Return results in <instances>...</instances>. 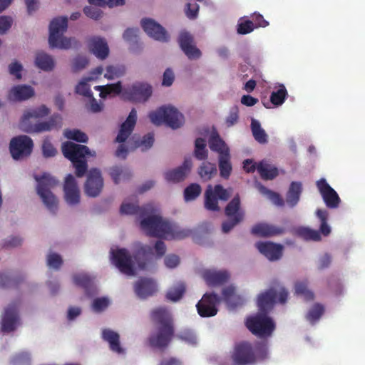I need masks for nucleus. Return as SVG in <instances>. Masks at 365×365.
Segmentation results:
<instances>
[{"mask_svg": "<svg viewBox=\"0 0 365 365\" xmlns=\"http://www.w3.org/2000/svg\"><path fill=\"white\" fill-rule=\"evenodd\" d=\"M153 211L151 205L139 207L134 203L123 202L120 208L121 214L136 215L143 217L140 227L146 234L151 237L165 239H182L187 235L185 231H178L170 222L164 220L160 216L150 215Z\"/></svg>", "mask_w": 365, "mask_h": 365, "instance_id": "obj_1", "label": "nucleus"}, {"mask_svg": "<svg viewBox=\"0 0 365 365\" xmlns=\"http://www.w3.org/2000/svg\"><path fill=\"white\" fill-rule=\"evenodd\" d=\"M49 113L50 109L45 105L25 111L20 121L21 129L28 133H39L61 128L63 118L58 113L53 114L48 120H39Z\"/></svg>", "mask_w": 365, "mask_h": 365, "instance_id": "obj_2", "label": "nucleus"}, {"mask_svg": "<svg viewBox=\"0 0 365 365\" xmlns=\"http://www.w3.org/2000/svg\"><path fill=\"white\" fill-rule=\"evenodd\" d=\"M152 255L153 247L151 246L138 243L135 245L133 257L125 248L113 251L112 262L122 273L133 276L135 274V264H136L140 270L145 269Z\"/></svg>", "mask_w": 365, "mask_h": 365, "instance_id": "obj_3", "label": "nucleus"}, {"mask_svg": "<svg viewBox=\"0 0 365 365\" xmlns=\"http://www.w3.org/2000/svg\"><path fill=\"white\" fill-rule=\"evenodd\" d=\"M150 317L156 325V332L148 337L149 345L153 348L164 349L170 344L175 335L173 317L165 307L154 309L150 313Z\"/></svg>", "mask_w": 365, "mask_h": 365, "instance_id": "obj_4", "label": "nucleus"}, {"mask_svg": "<svg viewBox=\"0 0 365 365\" xmlns=\"http://www.w3.org/2000/svg\"><path fill=\"white\" fill-rule=\"evenodd\" d=\"M62 152L63 155L71 161L78 178L83 177L88 171V164L85 156H95L96 155L95 152L92 153L87 146L70 141L63 144Z\"/></svg>", "mask_w": 365, "mask_h": 365, "instance_id": "obj_5", "label": "nucleus"}, {"mask_svg": "<svg viewBox=\"0 0 365 365\" xmlns=\"http://www.w3.org/2000/svg\"><path fill=\"white\" fill-rule=\"evenodd\" d=\"M68 27V18L61 16L53 19L49 25L48 43L51 48L68 49L78 44L73 38L62 37Z\"/></svg>", "mask_w": 365, "mask_h": 365, "instance_id": "obj_6", "label": "nucleus"}, {"mask_svg": "<svg viewBox=\"0 0 365 365\" xmlns=\"http://www.w3.org/2000/svg\"><path fill=\"white\" fill-rule=\"evenodd\" d=\"M35 180L38 182L36 187L37 194L40 196L47 209L55 213L58 209V202L56 197L51 192L58 181L48 173H43L42 175H35Z\"/></svg>", "mask_w": 365, "mask_h": 365, "instance_id": "obj_7", "label": "nucleus"}, {"mask_svg": "<svg viewBox=\"0 0 365 365\" xmlns=\"http://www.w3.org/2000/svg\"><path fill=\"white\" fill-rule=\"evenodd\" d=\"M287 297V290L279 284H276L258 295L257 307L260 312L267 314L276 303L284 304Z\"/></svg>", "mask_w": 365, "mask_h": 365, "instance_id": "obj_8", "label": "nucleus"}, {"mask_svg": "<svg viewBox=\"0 0 365 365\" xmlns=\"http://www.w3.org/2000/svg\"><path fill=\"white\" fill-rule=\"evenodd\" d=\"M149 118L156 125L165 123L173 129L180 128L184 123L182 114L177 108L170 106H162L157 110L150 112Z\"/></svg>", "mask_w": 365, "mask_h": 365, "instance_id": "obj_9", "label": "nucleus"}, {"mask_svg": "<svg viewBox=\"0 0 365 365\" xmlns=\"http://www.w3.org/2000/svg\"><path fill=\"white\" fill-rule=\"evenodd\" d=\"M225 215L227 217V220L222 224V231L224 233H228L243 221L245 212L242 207L239 194L235 195L227 203L225 207Z\"/></svg>", "mask_w": 365, "mask_h": 365, "instance_id": "obj_10", "label": "nucleus"}, {"mask_svg": "<svg viewBox=\"0 0 365 365\" xmlns=\"http://www.w3.org/2000/svg\"><path fill=\"white\" fill-rule=\"evenodd\" d=\"M245 324L247 329L258 337L269 336L275 329L272 319L262 312L248 318Z\"/></svg>", "mask_w": 365, "mask_h": 365, "instance_id": "obj_11", "label": "nucleus"}, {"mask_svg": "<svg viewBox=\"0 0 365 365\" xmlns=\"http://www.w3.org/2000/svg\"><path fill=\"white\" fill-rule=\"evenodd\" d=\"M230 359L232 365H252L257 362V356L252 344L243 341L235 344Z\"/></svg>", "mask_w": 365, "mask_h": 365, "instance_id": "obj_12", "label": "nucleus"}, {"mask_svg": "<svg viewBox=\"0 0 365 365\" xmlns=\"http://www.w3.org/2000/svg\"><path fill=\"white\" fill-rule=\"evenodd\" d=\"M316 215L320 221L319 231L309 227H300L298 230L299 235L307 240L320 241L321 235L327 237L331 233V227L327 223L328 212L326 210L318 209Z\"/></svg>", "mask_w": 365, "mask_h": 365, "instance_id": "obj_13", "label": "nucleus"}, {"mask_svg": "<svg viewBox=\"0 0 365 365\" xmlns=\"http://www.w3.org/2000/svg\"><path fill=\"white\" fill-rule=\"evenodd\" d=\"M152 86L144 82H135L125 86L123 91V98L133 103H145L152 96Z\"/></svg>", "mask_w": 365, "mask_h": 365, "instance_id": "obj_14", "label": "nucleus"}, {"mask_svg": "<svg viewBox=\"0 0 365 365\" xmlns=\"http://www.w3.org/2000/svg\"><path fill=\"white\" fill-rule=\"evenodd\" d=\"M34 147L33 140L27 135L13 138L10 142L9 150L14 160L22 159L29 156Z\"/></svg>", "mask_w": 365, "mask_h": 365, "instance_id": "obj_15", "label": "nucleus"}, {"mask_svg": "<svg viewBox=\"0 0 365 365\" xmlns=\"http://www.w3.org/2000/svg\"><path fill=\"white\" fill-rule=\"evenodd\" d=\"M220 297L215 293H205L196 304L198 314L201 317H211L217 314Z\"/></svg>", "mask_w": 365, "mask_h": 365, "instance_id": "obj_16", "label": "nucleus"}, {"mask_svg": "<svg viewBox=\"0 0 365 365\" xmlns=\"http://www.w3.org/2000/svg\"><path fill=\"white\" fill-rule=\"evenodd\" d=\"M103 179L98 168L91 169L87 174L84 184V192L86 195L96 197L100 195L103 188Z\"/></svg>", "mask_w": 365, "mask_h": 365, "instance_id": "obj_17", "label": "nucleus"}, {"mask_svg": "<svg viewBox=\"0 0 365 365\" xmlns=\"http://www.w3.org/2000/svg\"><path fill=\"white\" fill-rule=\"evenodd\" d=\"M178 42L181 50L190 60H196L201 57L202 53L196 46L194 37L187 31H181Z\"/></svg>", "mask_w": 365, "mask_h": 365, "instance_id": "obj_18", "label": "nucleus"}, {"mask_svg": "<svg viewBox=\"0 0 365 365\" xmlns=\"http://www.w3.org/2000/svg\"><path fill=\"white\" fill-rule=\"evenodd\" d=\"M317 187L328 208L335 209L339 206L340 197L324 178H322L317 182Z\"/></svg>", "mask_w": 365, "mask_h": 365, "instance_id": "obj_19", "label": "nucleus"}, {"mask_svg": "<svg viewBox=\"0 0 365 365\" xmlns=\"http://www.w3.org/2000/svg\"><path fill=\"white\" fill-rule=\"evenodd\" d=\"M287 232V228L267 222H259L251 229L253 235L261 237H273L282 235Z\"/></svg>", "mask_w": 365, "mask_h": 365, "instance_id": "obj_20", "label": "nucleus"}, {"mask_svg": "<svg viewBox=\"0 0 365 365\" xmlns=\"http://www.w3.org/2000/svg\"><path fill=\"white\" fill-rule=\"evenodd\" d=\"M141 26L149 36L157 41L167 42L169 40V35L165 29L151 19H142Z\"/></svg>", "mask_w": 365, "mask_h": 365, "instance_id": "obj_21", "label": "nucleus"}, {"mask_svg": "<svg viewBox=\"0 0 365 365\" xmlns=\"http://www.w3.org/2000/svg\"><path fill=\"white\" fill-rule=\"evenodd\" d=\"M64 197L66 202L70 205H76L80 202V190L74 176L68 174L63 184Z\"/></svg>", "mask_w": 365, "mask_h": 365, "instance_id": "obj_22", "label": "nucleus"}, {"mask_svg": "<svg viewBox=\"0 0 365 365\" xmlns=\"http://www.w3.org/2000/svg\"><path fill=\"white\" fill-rule=\"evenodd\" d=\"M255 247L269 261L279 260L283 255L284 247L272 242H257Z\"/></svg>", "mask_w": 365, "mask_h": 365, "instance_id": "obj_23", "label": "nucleus"}, {"mask_svg": "<svg viewBox=\"0 0 365 365\" xmlns=\"http://www.w3.org/2000/svg\"><path fill=\"white\" fill-rule=\"evenodd\" d=\"M192 166L190 158L184 160L182 164L173 170H169L164 173L165 180L168 182L177 183L183 181L189 175Z\"/></svg>", "mask_w": 365, "mask_h": 365, "instance_id": "obj_24", "label": "nucleus"}, {"mask_svg": "<svg viewBox=\"0 0 365 365\" xmlns=\"http://www.w3.org/2000/svg\"><path fill=\"white\" fill-rule=\"evenodd\" d=\"M19 322L17 308L14 304H9L4 311L1 320V329L3 332H11L16 329Z\"/></svg>", "mask_w": 365, "mask_h": 365, "instance_id": "obj_25", "label": "nucleus"}, {"mask_svg": "<svg viewBox=\"0 0 365 365\" xmlns=\"http://www.w3.org/2000/svg\"><path fill=\"white\" fill-rule=\"evenodd\" d=\"M137 121V112L133 108L126 120L121 124L115 141L123 143L126 141L133 131Z\"/></svg>", "mask_w": 365, "mask_h": 365, "instance_id": "obj_26", "label": "nucleus"}, {"mask_svg": "<svg viewBox=\"0 0 365 365\" xmlns=\"http://www.w3.org/2000/svg\"><path fill=\"white\" fill-rule=\"evenodd\" d=\"M135 294L141 299L153 296L158 290L156 282L150 278H140L134 286Z\"/></svg>", "mask_w": 365, "mask_h": 365, "instance_id": "obj_27", "label": "nucleus"}, {"mask_svg": "<svg viewBox=\"0 0 365 365\" xmlns=\"http://www.w3.org/2000/svg\"><path fill=\"white\" fill-rule=\"evenodd\" d=\"M88 46L89 51L99 59L103 60L108 56L109 48L103 38L99 36L90 38L88 42Z\"/></svg>", "mask_w": 365, "mask_h": 365, "instance_id": "obj_28", "label": "nucleus"}, {"mask_svg": "<svg viewBox=\"0 0 365 365\" xmlns=\"http://www.w3.org/2000/svg\"><path fill=\"white\" fill-rule=\"evenodd\" d=\"M101 337L103 341L109 344L110 349L118 354L125 352L124 349L120 345V335L116 331L110 329H104L102 330Z\"/></svg>", "mask_w": 365, "mask_h": 365, "instance_id": "obj_29", "label": "nucleus"}, {"mask_svg": "<svg viewBox=\"0 0 365 365\" xmlns=\"http://www.w3.org/2000/svg\"><path fill=\"white\" fill-rule=\"evenodd\" d=\"M34 95V90L31 86L18 85L14 86L9 93L10 101H21L29 99Z\"/></svg>", "mask_w": 365, "mask_h": 365, "instance_id": "obj_30", "label": "nucleus"}, {"mask_svg": "<svg viewBox=\"0 0 365 365\" xmlns=\"http://www.w3.org/2000/svg\"><path fill=\"white\" fill-rule=\"evenodd\" d=\"M203 277L209 287H215L227 282L230 275L227 271L207 270L204 272Z\"/></svg>", "mask_w": 365, "mask_h": 365, "instance_id": "obj_31", "label": "nucleus"}, {"mask_svg": "<svg viewBox=\"0 0 365 365\" xmlns=\"http://www.w3.org/2000/svg\"><path fill=\"white\" fill-rule=\"evenodd\" d=\"M302 190L301 182L293 181L290 183L286 194V202L289 206L293 207L299 202Z\"/></svg>", "mask_w": 365, "mask_h": 365, "instance_id": "obj_32", "label": "nucleus"}, {"mask_svg": "<svg viewBox=\"0 0 365 365\" xmlns=\"http://www.w3.org/2000/svg\"><path fill=\"white\" fill-rule=\"evenodd\" d=\"M257 170L260 177L265 180L274 179L278 175L277 168L269 164L267 160H262L257 164Z\"/></svg>", "mask_w": 365, "mask_h": 365, "instance_id": "obj_33", "label": "nucleus"}, {"mask_svg": "<svg viewBox=\"0 0 365 365\" xmlns=\"http://www.w3.org/2000/svg\"><path fill=\"white\" fill-rule=\"evenodd\" d=\"M209 146L211 150L216 152L219 156H225L230 154V150L225 142L216 133L210 136Z\"/></svg>", "mask_w": 365, "mask_h": 365, "instance_id": "obj_34", "label": "nucleus"}, {"mask_svg": "<svg viewBox=\"0 0 365 365\" xmlns=\"http://www.w3.org/2000/svg\"><path fill=\"white\" fill-rule=\"evenodd\" d=\"M198 175L203 181H208L217 175L216 165L208 161H204L197 170Z\"/></svg>", "mask_w": 365, "mask_h": 365, "instance_id": "obj_35", "label": "nucleus"}, {"mask_svg": "<svg viewBox=\"0 0 365 365\" xmlns=\"http://www.w3.org/2000/svg\"><path fill=\"white\" fill-rule=\"evenodd\" d=\"M35 64L38 68L45 71L53 70L55 66L53 58L44 52H38L36 53Z\"/></svg>", "mask_w": 365, "mask_h": 365, "instance_id": "obj_36", "label": "nucleus"}, {"mask_svg": "<svg viewBox=\"0 0 365 365\" xmlns=\"http://www.w3.org/2000/svg\"><path fill=\"white\" fill-rule=\"evenodd\" d=\"M24 281L22 276H16L11 273H0V286L3 288H16Z\"/></svg>", "mask_w": 365, "mask_h": 365, "instance_id": "obj_37", "label": "nucleus"}, {"mask_svg": "<svg viewBox=\"0 0 365 365\" xmlns=\"http://www.w3.org/2000/svg\"><path fill=\"white\" fill-rule=\"evenodd\" d=\"M109 174L115 184L129 180L132 175L129 169L120 166L110 168Z\"/></svg>", "mask_w": 365, "mask_h": 365, "instance_id": "obj_38", "label": "nucleus"}, {"mask_svg": "<svg viewBox=\"0 0 365 365\" xmlns=\"http://www.w3.org/2000/svg\"><path fill=\"white\" fill-rule=\"evenodd\" d=\"M218 200L215 193L212 191V185H208L205 192V208L209 211H220Z\"/></svg>", "mask_w": 365, "mask_h": 365, "instance_id": "obj_39", "label": "nucleus"}, {"mask_svg": "<svg viewBox=\"0 0 365 365\" xmlns=\"http://www.w3.org/2000/svg\"><path fill=\"white\" fill-rule=\"evenodd\" d=\"M218 165L220 177L225 180L229 179L232 171L230 154H227V155L225 156H219Z\"/></svg>", "mask_w": 365, "mask_h": 365, "instance_id": "obj_40", "label": "nucleus"}, {"mask_svg": "<svg viewBox=\"0 0 365 365\" xmlns=\"http://www.w3.org/2000/svg\"><path fill=\"white\" fill-rule=\"evenodd\" d=\"M251 130L255 140L260 144H266L268 142V135L265 130L262 128L260 123L252 119Z\"/></svg>", "mask_w": 365, "mask_h": 365, "instance_id": "obj_41", "label": "nucleus"}, {"mask_svg": "<svg viewBox=\"0 0 365 365\" xmlns=\"http://www.w3.org/2000/svg\"><path fill=\"white\" fill-rule=\"evenodd\" d=\"M96 90L100 91V96L105 98L108 95L116 96L120 93L123 94V88L120 81L115 83L107 84L106 86H97Z\"/></svg>", "mask_w": 365, "mask_h": 365, "instance_id": "obj_42", "label": "nucleus"}, {"mask_svg": "<svg viewBox=\"0 0 365 365\" xmlns=\"http://www.w3.org/2000/svg\"><path fill=\"white\" fill-rule=\"evenodd\" d=\"M295 293L302 296L306 301H312L314 299V293L309 289L307 280L296 282L294 285Z\"/></svg>", "mask_w": 365, "mask_h": 365, "instance_id": "obj_43", "label": "nucleus"}, {"mask_svg": "<svg viewBox=\"0 0 365 365\" xmlns=\"http://www.w3.org/2000/svg\"><path fill=\"white\" fill-rule=\"evenodd\" d=\"M73 282L78 287H81L88 293L93 287V279L86 274H78L73 277Z\"/></svg>", "mask_w": 365, "mask_h": 365, "instance_id": "obj_44", "label": "nucleus"}, {"mask_svg": "<svg viewBox=\"0 0 365 365\" xmlns=\"http://www.w3.org/2000/svg\"><path fill=\"white\" fill-rule=\"evenodd\" d=\"M185 292V284L183 282H178L173 286L167 292L168 299L176 302L182 298Z\"/></svg>", "mask_w": 365, "mask_h": 365, "instance_id": "obj_45", "label": "nucleus"}, {"mask_svg": "<svg viewBox=\"0 0 365 365\" xmlns=\"http://www.w3.org/2000/svg\"><path fill=\"white\" fill-rule=\"evenodd\" d=\"M288 96V92L285 86L282 84L279 88L273 91L270 95V102L275 106H279L283 104Z\"/></svg>", "mask_w": 365, "mask_h": 365, "instance_id": "obj_46", "label": "nucleus"}, {"mask_svg": "<svg viewBox=\"0 0 365 365\" xmlns=\"http://www.w3.org/2000/svg\"><path fill=\"white\" fill-rule=\"evenodd\" d=\"M194 156L199 160H205L208 156L205 139L198 138L195 142Z\"/></svg>", "mask_w": 365, "mask_h": 365, "instance_id": "obj_47", "label": "nucleus"}, {"mask_svg": "<svg viewBox=\"0 0 365 365\" xmlns=\"http://www.w3.org/2000/svg\"><path fill=\"white\" fill-rule=\"evenodd\" d=\"M202 192L201 186L197 183H191L184 190V199L186 202L195 200Z\"/></svg>", "mask_w": 365, "mask_h": 365, "instance_id": "obj_48", "label": "nucleus"}, {"mask_svg": "<svg viewBox=\"0 0 365 365\" xmlns=\"http://www.w3.org/2000/svg\"><path fill=\"white\" fill-rule=\"evenodd\" d=\"M324 307L319 303L314 304L307 314L306 318L311 323H314L323 315Z\"/></svg>", "mask_w": 365, "mask_h": 365, "instance_id": "obj_49", "label": "nucleus"}, {"mask_svg": "<svg viewBox=\"0 0 365 365\" xmlns=\"http://www.w3.org/2000/svg\"><path fill=\"white\" fill-rule=\"evenodd\" d=\"M125 73L124 66H108L106 68V72L104 74L106 78L113 80L115 78H120Z\"/></svg>", "mask_w": 365, "mask_h": 365, "instance_id": "obj_50", "label": "nucleus"}, {"mask_svg": "<svg viewBox=\"0 0 365 365\" xmlns=\"http://www.w3.org/2000/svg\"><path fill=\"white\" fill-rule=\"evenodd\" d=\"M64 135L68 139L73 140L79 143H87L88 140V138L85 133L77 129H67L64 131Z\"/></svg>", "mask_w": 365, "mask_h": 365, "instance_id": "obj_51", "label": "nucleus"}, {"mask_svg": "<svg viewBox=\"0 0 365 365\" xmlns=\"http://www.w3.org/2000/svg\"><path fill=\"white\" fill-rule=\"evenodd\" d=\"M259 190L263 195L267 196L275 205L282 206L284 205V200L282 198L279 194L268 190L266 187L259 185Z\"/></svg>", "mask_w": 365, "mask_h": 365, "instance_id": "obj_52", "label": "nucleus"}, {"mask_svg": "<svg viewBox=\"0 0 365 365\" xmlns=\"http://www.w3.org/2000/svg\"><path fill=\"white\" fill-rule=\"evenodd\" d=\"M92 78H86L81 81L75 88V92L81 96L85 97H92L93 93L91 91L89 85L87 83L88 81H91Z\"/></svg>", "mask_w": 365, "mask_h": 365, "instance_id": "obj_53", "label": "nucleus"}, {"mask_svg": "<svg viewBox=\"0 0 365 365\" xmlns=\"http://www.w3.org/2000/svg\"><path fill=\"white\" fill-rule=\"evenodd\" d=\"M231 189H225L220 184L215 185L214 187L212 186V191L218 200L222 201H227L230 197Z\"/></svg>", "mask_w": 365, "mask_h": 365, "instance_id": "obj_54", "label": "nucleus"}, {"mask_svg": "<svg viewBox=\"0 0 365 365\" xmlns=\"http://www.w3.org/2000/svg\"><path fill=\"white\" fill-rule=\"evenodd\" d=\"M154 143V135L149 133L144 135L141 140L135 141V148L143 147V150L150 148Z\"/></svg>", "mask_w": 365, "mask_h": 365, "instance_id": "obj_55", "label": "nucleus"}, {"mask_svg": "<svg viewBox=\"0 0 365 365\" xmlns=\"http://www.w3.org/2000/svg\"><path fill=\"white\" fill-rule=\"evenodd\" d=\"M110 302L106 297L96 298L93 301L92 309L96 312L104 311L109 305Z\"/></svg>", "mask_w": 365, "mask_h": 365, "instance_id": "obj_56", "label": "nucleus"}, {"mask_svg": "<svg viewBox=\"0 0 365 365\" xmlns=\"http://www.w3.org/2000/svg\"><path fill=\"white\" fill-rule=\"evenodd\" d=\"M255 25L251 20H244L237 25V33L240 34H247L253 31Z\"/></svg>", "mask_w": 365, "mask_h": 365, "instance_id": "obj_57", "label": "nucleus"}, {"mask_svg": "<svg viewBox=\"0 0 365 365\" xmlns=\"http://www.w3.org/2000/svg\"><path fill=\"white\" fill-rule=\"evenodd\" d=\"M63 264L61 257L56 253L49 254L47 257V264L48 267L58 269Z\"/></svg>", "mask_w": 365, "mask_h": 365, "instance_id": "obj_58", "label": "nucleus"}, {"mask_svg": "<svg viewBox=\"0 0 365 365\" xmlns=\"http://www.w3.org/2000/svg\"><path fill=\"white\" fill-rule=\"evenodd\" d=\"M88 63V60L86 56H78L73 61L72 69L74 72H77L86 68Z\"/></svg>", "mask_w": 365, "mask_h": 365, "instance_id": "obj_59", "label": "nucleus"}, {"mask_svg": "<svg viewBox=\"0 0 365 365\" xmlns=\"http://www.w3.org/2000/svg\"><path fill=\"white\" fill-rule=\"evenodd\" d=\"M13 19L9 16H0V35L6 34L11 27Z\"/></svg>", "mask_w": 365, "mask_h": 365, "instance_id": "obj_60", "label": "nucleus"}, {"mask_svg": "<svg viewBox=\"0 0 365 365\" xmlns=\"http://www.w3.org/2000/svg\"><path fill=\"white\" fill-rule=\"evenodd\" d=\"M42 151L43 155L46 158L53 157L57 153L56 148L48 139L43 140L42 145Z\"/></svg>", "mask_w": 365, "mask_h": 365, "instance_id": "obj_61", "label": "nucleus"}, {"mask_svg": "<svg viewBox=\"0 0 365 365\" xmlns=\"http://www.w3.org/2000/svg\"><path fill=\"white\" fill-rule=\"evenodd\" d=\"M83 12L86 16L95 20L99 19L103 14L100 9L88 6L84 7Z\"/></svg>", "mask_w": 365, "mask_h": 365, "instance_id": "obj_62", "label": "nucleus"}, {"mask_svg": "<svg viewBox=\"0 0 365 365\" xmlns=\"http://www.w3.org/2000/svg\"><path fill=\"white\" fill-rule=\"evenodd\" d=\"M23 70L22 65L18 61H15L9 64V72L11 75L14 76L16 79L21 78V71Z\"/></svg>", "mask_w": 365, "mask_h": 365, "instance_id": "obj_63", "label": "nucleus"}, {"mask_svg": "<svg viewBox=\"0 0 365 365\" xmlns=\"http://www.w3.org/2000/svg\"><path fill=\"white\" fill-rule=\"evenodd\" d=\"M178 337L190 344H196V336L192 331L190 329H185L181 331Z\"/></svg>", "mask_w": 365, "mask_h": 365, "instance_id": "obj_64", "label": "nucleus"}]
</instances>
